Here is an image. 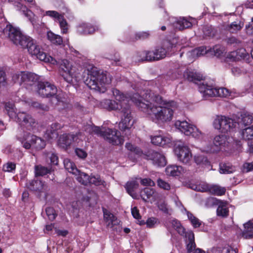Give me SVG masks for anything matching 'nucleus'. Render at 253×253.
<instances>
[{
	"label": "nucleus",
	"instance_id": "obj_62",
	"mask_svg": "<svg viewBox=\"0 0 253 253\" xmlns=\"http://www.w3.org/2000/svg\"><path fill=\"white\" fill-rule=\"evenodd\" d=\"M159 223L158 219L155 217H150L146 221V224L147 227L154 228L155 225Z\"/></svg>",
	"mask_w": 253,
	"mask_h": 253
},
{
	"label": "nucleus",
	"instance_id": "obj_1",
	"mask_svg": "<svg viewBox=\"0 0 253 253\" xmlns=\"http://www.w3.org/2000/svg\"><path fill=\"white\" fill-rule=\"evenodd\" d=\"M131 100L153 122L165 123L170 122L178 105L174 101L165 100L150 89L134 94Z\"/></svg>",
	"mask_w": 253,
	"mask_h": 253
},
{
	"label": "nucleus",
	"instance_id": "obj_30",
	"mask_svg": "<svg viewBox=\"0 0 253 253\" xmlns=\"http://www.w3.org/2000/svg\"><path fill=\"white\" fill-rule=\"evenodd\" d=\"M183 171L182 167L174 165L169 166L166 169L167 174L172 176H179Z\"/></svg>",
	"mask_w": 253,
	"mask_h": 253
},
{
	"label": "nucleus",
	"instance_id": "obj_28",
	"mask_svg": "<svg viewBox=\"0 0 253 253\" xmlns=\"http://www.w3.org/2000/svg\"><path fill=\"white\" fill-rule=\"evenodd\" d=\"M217 204L218 205L216 210L217 216L222 217H227L229 214L227 202L217 200Z\"/></svg>",
	"mask_w": 253,
	"mask_h": 253
},
{
	"label": "nucleus",
	"instance_id": "obj_8",
	"mask_svg": "<svg viewBox=\"0 0 253 253\" xmlns=\"http://www.w3.org/2000/svg\"><path fill=\"white\" fill-rule=\"evenodd\" d=\"M116 101L110 99H104L101 102V105L109 110H122L124 107L128 105L129 98L117 89L112 91Z\"/></svg>",
	"mask_w": 253,
	"mask_h": 253
},
{
	"label": "nucleus",
	"instance_id": "obj_45",
	"mask_svg": "<svg viewBox=\"0 0 253 253\" xmlns=\"http://www.w3.org/2000/svg\"><path fill=\"white\" fill-rule=\"evenodd\" d=\"M224 51V48L223 46L220 45H216L211 48V50H209V53L217 57H219L222 56Z\"/></svg>",
	"mask_w": 253,
	"mask_h": 253
},
{
	"label": "nucleus",
	"instance_id": "obj_48",
	"mask_svg": "<svg viewBox=\"0 0 253 253\" xmlns=\"http://www.w3.org/2000/svg\"><path fill=\"white\" fill-rule=\"evenodd\" d=\"M43 16H49L52 18L55 21L58 22L61 18L63 16V15L60 14L59 12L55 10H48L44 12Z\"/></svg>",
	"mask_w": 253,
	"mask_h": 253
},
{
	"label": "nucleus",
	"instance_id": "obj_23",
	"mask_svg": "<svg viewBox=\"0 0 253 253\" xmlns=\"http://www.w3.org/2000/svg\"><path fill=\"white\" fill-rule=\"evenodd\" d=\"M75 136L74 134L70 133L63 134L58 139V145L63 149H67L72 144Z\"/></svg>",
	"mask_w": 253,
	"mask_h": 253
},
{
	"label": "nucleus",
	"instance_id": "obj_24",
	"mask_svg": "<svg viewBox=\"0 0 253 253\" xmlns=\"http://www.w3.org/2000/svg\"><path fill=\"white\" fill-rule=\"evenodd\" d=\"M138 187V183L135 181H128L125 186L127 193L134 199H138L139 198V195L136 192Z\"/></svg>",
	"mask_w": 253,
	"mask_h": 253
},
{
	"label": "nucleus",
	"instance_id": "obj_53",
	"mask_svg": "<svg viewBox=\"0 0 253 253\" xmlns=\"http://www.w3.org/2000/svg\"><path fill=\"white\" fill-rule=\"evenodd\" d=\"M214 252L217 253H237V251L230 246H227L222 249L217 248L213 249Z\"/></svg>",
	"mask_w": 253,
	"mask_h": 253
},
{
	"label": "nucleus",
	"instance_id": "obj_2",
	"mask_svg": "<svg viewBox=\"0 0 253 253\" xmlns=\"http://www.w3.org/2000/svg\"><path fill=\"white\" fill-rule=\"evenodd\" d=\"M4 32L8 35L9 39L14 44L19 45L23 48H27L32 56H35L37 58L45 62L53 65L57 64V61L52 57L46 55L35 40L23 35L19 29L9 25L4 29Z\"/></svg>",
	"mask_w": 253,
	"mask_h": 253
},
{
	"label": "nucleus",
	"instance_id": "obj_50",
	"mask_svg": "<svg viewBox=\"0 0 253 253\" xmlns=\"http://www.w3.org/2000/svg\"><path fill=\"white\" fill-rule=\"evenodd\" d=\"M102 127L87 125L84 127V130L88 133H92L93 132L99 135L100 131H101Z\"/></svg>",
	"mask_w": 253,
	"mask_h": 253
},
{
	"label": "nucleus",
	"instance_id": "obj_13",
	"mask_svg": "<svg viewBox=\"0 0 253 253\" xmlns=\"http://www.w3.org/2000/svg\"><path fill=\"white\" fill-rule=\"evenodd\" d=\"M229 142L227 136L219 134L215 136L212 141V144L206 146L204 151L207 153H216L228 146Z\"/></svg>",
	"mask_w": 253,
	"mask_h": 253
},
{
	"label": "nucleus",
	"instance_id": "obj_7",
	"mask_svg": "<svg viewBox=\"0 0 253 253\" xmlns=\"http://www.w3.org/2000/svg\"><path fill=\"white\" fill-rule=\"evenodd\" d=\"M199 90L203 97L207 99L210 97L219 96L223 97H232L231 92L224 87H214L213 82L208 83L204 81L199 84Z\"/></svg>",
	"mask_w": 253,
	"mask_h": 253
},
{
	"label": "nucleus",
	"instance_id": "obj_15",
	"mask_svg": "<svg viewBox=\"0 0 253 253\" xmlns=\"http://www.w3.org/2000/svg\"><path fill=\"white\" fill-rule=\"evenodd\" d=\"M26 142H23V146L26 149L32 147L37 150H41L45 146V142L41 138L36 135L28 134L24 137Z\"/></svg>",
	"mask_w": 253,
	"mask_h": 253
},
{
	"label": "nucleus",
	"instance_id": "obj_9",
	"mask_svg": "<svg viewBox=\"0 0 253 253\" xmlns=\"http://www.w3.org/2000/svg\"><path fill=\"white\" fill-rule=\"evenodd\" d=\"M78 69L67 60H63L60 64L59 73L64 80L69 84L78 82L81 79V74Z\"/></svg>",
	"mask_w": 253,
	"mask_h": 253
},
{
	"label": "nucleus",
	"instance_id": "obj_20",
	"mask_svg": "<svg viewBox=\"0 0 253 253\" xmlns=\"http://www.w3.org/2000/svg\"><path fill=\"white\" fill-rule=\"evenodd\" d=\"M139 196L145 202L155 201L156 199V192L152 188L146 187L142 189L140 192Z\"/></svg>",
	"mask_w": 253,
	"mask_h": 253
},
{
	"label": "nucleus",
	"instance_id": "obj_29",
	"mask_svg": "<svg viewBox=\"0 0 253 253\" xmlns=\"http://www.w3.org/2000/svg\"><path fill=\"white\" fill-rule=\"evenodd\" d=\"M195 162L198 165L207 169L209 170L212 169V167L207 158L204 155H198L194 157Z\"/></svg>",
	"mask_w": 253,
	"mask_h": 253
},
{
	"label": "nucleus",
	"instance_id": "obj_58",
	"mask_svg": "<svg viewBox=\"0 0 253 253\" xmlns=\"http://www.w3.org/2000/svg\"><path fill=\"white\" fill-rule=\"evenodd\" d=\"M50 160V164L52 165H57L58 163V158L57 156L52 153H49L47 155V161Z\"/></svg>",
	"mask_w": 253,
	"mask_h": 253
},
{
	"label": "nucleus",
	"instance_id": "obj_12",
	"mask_svg": "<svg viewBox=\"0 0 253 253\" xmlns=\"http://www.w3.org/2000/svg\"><path fill=\"white\" fill-rule=\"evenodd\" d=\"M99 135L103 137L105 139L113 145L122 144L124 141L120 131L115 129H112L102 127Z\"/></svg>",
	"mask_w": 253,
	"mask_h": 253
},
{
	"label": "nucleus",
	"instance_id": "obj_47",
	"mask_svg": "<svg viewBox=\"0 0 253 253\" xmlns=\"http://www.w3.org/2000/svg\"><path fill=\"white\" fill-rule=\"evenodd\" d=\"M63 126L58 123H52L50 126L49 129H48V131H50L51 134L52 136H50V137L52 138L53 137H56L58 133L56 132V131L62 128Z\"/></svg>",
	"mask_w": 253,
	"mask_h": 253
},
{
	"label": "nucleus",
	"instance_id": "obj_60",
	"mask_svg": "<svg viewBox=\"0 0 253 253\" xmlns=\"http://www.w3.org/2000/svg\"><path fill=\"white\" fill-rule=\"evenodd\" d=\"M45 212L47 217L50 220H54L57 215L54 209L51 207H48L46 208Z\"/></svg>",
	"mask_w": 253,
	"mask_h": 253
},
{
	"label": "nucleus",
	"instance_id": "obj_64",
	"mask_svg": "<svg viewBox=\"0 0 253 253\" xmlns=\"http://www.w3.org/2000/svg\"><path fill=\"white\" fill-rule=\"evenodd\" d=\"M180 223L176 219H171L166 223V226L168 229H169L170 226L173 227L175 230L177 227L180 226Z\"/></svg>",
	"mask_w": 253,
	"mask_h": 253
},
{
	"label": "nucleus",
	"instance_id": "obj_46",
	"mask_svg": "<svg viewBox=\"0 0 253 253\" xmlns=\"http://www.w3.org/2000/svg\"><path fill=\"white\" fill-rule=\"evenodd\" d=\"M185 210L186 211L187 217L189 220L190 221L192 225L194 228H197L200 226L202 222L196 217H195L192 213L188 211H187L186 209Z\"/></svg>",
	"mask_w": 253,
	"mask_h": 253
},
{
	"label": "nucleus",
	"instance_id": "obj_4",
	"mask_svg": "<svg viewBox=\"0 0 253 253\" xmlns=\"http://www.w3.org/2000/svg\"><path fill=\"white\" fill-rule=\"evenodd\" d=\"M38 93L42 97H51V103L59 111L66 109L69 100L65 93L58 92L56 87L48 82H41L38 86Z\"/></svg>",
	"mask_w": 253,
	"mask_h": 253
},
{
	"label": "nucleus",
	"instance_id": "obj_49",
	"mask_svg": "<svg viewBox=\"0 0 253 253\" xmlns=\"http://www.w3.org/2000/svg\"><path fill=\"white\" fill-rule=\"evenodd\" d=\"M191 188L198 191L207 192L210 191V186L207 184L202 182L199 184L193 185L191 186Z\"/></svg>",
	"mask_w": 253,
	"mask_h": 253
},
{
	"label": "nucleus",
	"instance_id": "obj_59",
	"mask_svg": "<svg viewBox=\"0 0 253 253\" xmlns=\"http://www.w3.org/2000/svg\"><path fill=\"white\" fill-rule=\"evenodd\" d=\"M253 170V162L244 163L242 167L241 171L243 173H247Z\"/></svg>",
	"mask_w": 253,
	"mask_h": 253
},
{
	"label": "nucleus",
	"instance_id": "obj_11",
	"mask_svg": "<svg viewBox=\"0 0 253 253\" xmlns=\"http://www.w3.org/2000/svg\"><path fill=\"white\" fill-rule=\"evenodd\" d=\"M213 127L222 133L234 131L237 128V124L234 120L224 116H217L214 119Z\"/></svg>",
	"mask_w": 253,
	"mask_h": 253
},
{
	"label": "nucleus",
	"instance_id": "obj_63",
	"mask_svg": "<svg viewBox=\"0 0 253 253\" xmlns=\"http://www.w3.org/2000/svg\"><path fill=\"white\" fill-rule=\"evenodd\" d=\"M16 168V165L12 162H8L3 166V170L6 172H13Z\"/></svg>",
	"mask_w": 253,
	"mask_h": 253
},
{
	"label": "nucleus",
	"instance_id": "obj_61",
	"mask_svg": "<svg viewBox=\"0 0 253 253\" xmlns=\"http://www.w3.org/2000/svg\"><path fill=\"white\" fill-rule=\"evenodd\" d=\"M157 184L160 188L164 190H169L170 189V184L161 178L157 180Z\"/></svg>",
	"mask_w": 253,
	"mask_h": 253
},
{
	"label": "nucleus",
	"instance_id": "obj_52",
	"mask_svg": "<svg viewBox=\"0 0 253 253\" xmlns=\"http://www.w3.org/2000/svg\"><path fill=\"white\" fill-rule=\"evenodd\" d=\"M216 33V31L211 26H206L203 28L204 36L213 37Z\"/></svg>",
	"mask_w": 253,
	"mask_h": 253
},
{
	"label": "nucleus",
	"instance_id": "obj_51",
	"mask_svg": "<svg viewBox=\"0 0 253 253\" xmlns=\"http://www.w3.org/2000/svg\"><path fill=\"white\" fill-rule=\"evenodd\" d=\"M96 186L103 185L104 186L105 182L103 180L99 175H92L90 176L89 183Z\"/></svg>",
	"mask_w": 253,
	"mask_h": 253
},
{
	"label": "nucleus",
	"instance_id": "obj_16",
	"mask_svg": "<svg viewBox=\"0 0 253 253\" xmlns=\"http://www.w3.org/2000/svg\"><path fill=\"white\" fill-rule=\"evenodd\" d=\"M174 153L178 160L183 164H189L192 160L191 150L186 145H178L174 149Z\"/></svg>",
	"mask_w": 253,
	"mask_h": 253
},
{
	"label": "nucleus",
	"instance_id": "obj_43",
	"mask_svg": "<svg viewBox=\"0 0 253 253\" xmlns=\"http://www.w3.org/2000/svg\"><path fill=\"white\" fill-rule=\"evenodd\" d=\"M76 175L77 180L81 184L86 185L89 183L90 176H89L87 174L84 172H81L79 170V172L77 173Z\"/></svg>",
	"mask_w": 253,
	"mask_h": 253
},
{
	"label": "nucleus",
	"instance_id": "obj_33",
	"mask_svg": "<svg viewBox=\"0 0 253 253\" xmlns=\"http://www.w3.org/2000/svg\"><path fill=\"white\" fill-rule=\"evenodd\" d=\"M104 218L108 225H115L118 223L117 218L112 213H110L107 210L103 209Z\"/></svg>",
	"mask_w": 253,
	"mask_h": 253
},
{
	"label": "nucleus",
	"instance_id": "obj_17",
	"mask_svg": "<svg viewBox=\"0 0 253 253\" xmlns=\"http://www.w3.org/2000/svg\"><path fill=\"white\" fill-rule=\"evenodd\" d=\"M121 112L122 113V116L121 121L119 125V128L122 130L128 129L132 126L133 124L129 104L124 106Z\"/></svg>",
	"mask_w": 253,
	"mask_h": 253
},
{
	"label": "nucleus",
	"instance_id": "obj_37",
	"mask_svg": "<svg viewBox=\"0 0 253 253\" xmlns=\"http://www.w3.org/2000/svg\"><path fill=\"white\" fill-rule=\"evenodd\" d=\"M183 76L187 80L191 82H194L196 80L200 81L202 78L200 75H198L196 73L189 70H187L184 71L183 73Z\"/></svg>",
	"mask_w": 253,
	"mask_h": 253
},
{
	"label": "nucleus",
	"instance_id": "obj_32",
	"mask_svg": "<svg viewBox=\"0 0 253 253\" xmlns=\"http://www.w3.org/2000/svg\"><path fill=\"white\" fill-rule=\"evenodd\" d=\"M188 239L186 240V249L188 253L192 252L194 250H195L196 244L194 241V234L191 231H189V233L188 234Z\"/></svg>",
	"mask_w": 253,
	"mask_h": 253
},
{
	"label": "nucleus",
	"instance_id": "obj_42",
	"mask_svg": "<svg viewBox=\"0 0 253 253\" xmlns=\"http://www.w3.org/2000/svg\"><path fill=\"white\" fill-rule=\"evenodd\" d=\"M195 51V49H191V50L187 51V52L184 54V51L180 53V57L184 56L187 59V63L192 62L197 57Z\"/></svg>",
	"mask_w": 253,
	"mask_h": 253
},
{
	"label": "nucleus",
	"instance_id": "obj_14",
	"mask_svg": "<svg viewBox=\"0 0 253 253\" xmlns=\"http://www.w3.org/2000/svg\"><path fill=\"white\" fill-rule=\"evenodd\" d=\"M12 79L15 83L21 85H32L36 83L39 78L37 75L26 72H21L14 74Z\"/></svg>",
	"mask_w": 253,
	"mask_h": 253
},
{
	"label": "nucleus",
	"instance_id": "obj_25",
	"mask_svg": "<svg viewBox=\"0 0 253 253\" xmlns=\"http://www.w3.org/2000/svg\"><path fill=\"white\" fill-rule=\"evenodd\" d=\"M152 144L155 145L164 146L171 142V138L163 135H156L151 136Z\"/></svg>",
	"mask_w": 253,
	"mask_h": 253
},
{
	"label": "nucleus",
	"instance_id": "obj_39",
	"mask_svg": "<svg viewBox=\"0 0 253 253\" xmlns=\"http://www.w3.org/2000/svg\"><path fill=\"white\" fill-rule=\"evenodd\" d=\"M244 24L241 21L232 22L227 28V30L231 33H236L243 27Z\"/></svg>",
	"mask_w": 253,
	"mask_h": 253
},
{
	"label": "nucleus",
	"instance_id": "obj_35",
	"mask_svg": "<svg viewBox=\"0 0 253 253\" xmlns=\"http://www.w3.org/2000/svg\"><path fill=\"white\" fill-rule=\"evenodd\" d=\"M17 9L22 11L23 14L27 17L31 22L33 21L34 14L31 10L28 9L26 6L21 3H18L17 5Z\"/></svg>",
	"mask_w": 253,
	"mask_h": 253
},
{
	"label": "nucleus",
	"instance_id": "obj_44",
	"mask_svg": "<svg viewBox=\"0 0 253 253\" xmlns=\"http://www.w3.org/2000/svg\"><path fill=\"white\" fill-rule=\"evenodd\" d=\"M35 172L36 176H43L50 173V169L41 165H38L35 167Z\"/></svg>",
	"mask_w": 253,
	"mask_h": 253
},
{
	"label": "nucleus",
	"instance_id": "obj_10",
	"mask_svg": "<svg viewBox=\"0 0 253 253\" xmlns=\"http://www.w3.org/2000/svg\"><path fill=\"white\" fill-rule=\"evenodd\" d=\"M174 126L185 135L191 136L200 141L204 140L206 137L205 133L202 132L195 126L189 124L186 121L177 120L175 122Z\"/></svg>",
	"mask_w": 253,
	"mask_h": 253
},
{
	"label": "nucleus",
	"instance_id": "obj_36",
	"mask_svg": "<svg viewBox=\"0 0 253 253\" xmlns=\"http://www.w3.org/2000/svg\"><path fill=\"white\" fill-rule=\"evenodd\" d=\"M235 171V168L230 164H220L219 172L222 174H229Z\"/></svg>",
	"mask_w": 253,
	"mask_h": 253
},
{
	"label": "nucleus",
	"instance_id": "obj_55",
	"mask_svg": "<svg viewBox=\"0 0 253 253\" xmlns=\"http://www.w3.org/2000/svg\"><path fill=\"white\" fill-rule=\"evenodd\" d=\"M209 50H211V47H207L206 46H201L197 48H195V52H196L197 57H200L204 55L207 53H209Z\"/></svg>",
	"mask_w": 253,
	"mask_h": 253
},
{
	"label": "nucleus",
	"instance_id": "obj_26",
	"mask_svg": "<svg viewBox=\"0 0 253 253\" xmlns=\"http://www.w3.org/2000/svg\"><path fill=\"white\" fill-rule=\"evenodd\" d=\"M244 229L242 232L243 238L248 239L253 238V219L244 224Z\"/></svg>",
	"mask_w": 253,
	"mask_h": 253
},
{
	"label": "nucleus",
	"instance_id": "obj_27",
	"mask_svg": "<svg viewBox=\"0 0 253 253\" xmlns=\"http://www.w3.org/2000/svg\"><path fill=\"white\" fill-rule=\"evenodd\" d=\"M253 121V117L248 112H245L241 114L239 117L237 124V127L240 126H247L251 124Z\"/></svg>",
	"mask_w": 253,
	"mask_h": 253
},
{
	"label": "nucleus",
	"instance_id": "obj_41",
	"mask_svg": "<svg viewBox=\"0 0 253 253\" xmlns=\"http://www.w3.org/2000/svg\"><path fill=\"white\" fill-rule=\"evenodd\" d=\"M241 134L243 139L251 140L253 139V126L248 127L241 131Z\"/></svg>",
	"mask_w": 253,
	"mask_h": 253
},
{
	"label": "nucleus",
	"instance_id": "obj_31",
	"mask_svg": "<svg viewBox=\"0 0 253 253\" xmlns=\"http://www.w3.org/2000/svg\"><path fill=\"white\" fill-rule=\"evenodd\" d=\"M64 165L65 168L69 172L77 175L79 172V170L77 168L75 164L69 159L64 160Z\"/></svg>",
	"mask_w": 253,
	"mask_h": 253
},
{
	"label": "nucleus",
	"instance_id": "obj_6",
	"mask_svg": "<svg viewBox=\"0 0 253 253\" xmlns=\"http://www.w3.org/2000/svg\"><path fill=\"white\" fill-rule=\"evenodd\" d=\"M175 40L172 42H164L162 46H157L152 51H147L146 53L145 60L147 61L159 60L164 58L167 55L171 54L176 47Z\"/></svg>",
	"mask_w": 253,
	"mask_h": 253
},
{
	"label": "nucleus",
	"instance_id": "obj_21",
	"mask_svg": "<svg viewBox=\"0 0 253 253\" xmlns=\"http://www.w3.org/2000/svg\"><path fill=\"white\" fill-rule=\"evenodd\" d=\"M27 187L32 191H39V192H45L47 186L45 184L40 180H31L26 183Z\"/></svg>",
	"mask_w": 253,
	"mask_h": 253
},
{
	"label": "nucleus",
	"instance_id": "obj_57",
	"mask_svg": "<svg viewBox=\"0 0 253 253\" xmlns=\"http://www.w3.org/2000/svg\"><path fill=\"white\" fill-rule=\"evenodd\" d=\"M107 58L111 61L112 64L113 65L119 66L121 65L120 57L117 53H115L113 55L107 57Z\"/></svg>",
	"mask_w": 253,
	"mask_h": 253
},
{
	"label": "nucleus",
	"instance_id": "obj_56",
	"mask_svg": "<svg viewBox=\"0 0 253 253\" xmlns=\"http://www.w3.org/2000/svg\"><path fill=\"white\" fill-rule=\"evenodd\" d=\"M107 58L111 61L112 64L113 65L119 66L121 65L120 57L117 53H115L113 55L107 57Z\"/></svg>",
	"mask_w": 253,
	"mask_h": 253
},
{
	"label": "nucleus",
	"instance_id": "obj_3",
	"mask_svg": "<svg viewBox=\"0 0 253 253\" xmlns=\"http://www.w3.org/2000/svg\"><path fill=\"white\" fill-rule=\"evenodd\" d=\"M84 83L91 89L104 93L106 90V85L111 82L110 77L94 66L89 67L84 71Z\"/></svg>",
	"mask_w": 253,
	"mask_h": 253
},
{
	"label": "nucleus",
	"instance_id": "obj_18",
	"mask_svg": "<svg viewBox=\"0 0 253 253\" xmlns=\"http://www.w3.org/2000/svg\"><path fill=\"white\" fill-rule=\"evenodd\" d=\"M99 28L97 26H92L89 23H82L77 27V31L80 35H87L92 34L98 31Z\"/></svg>",
	"mask_w": 253,
	"mask_h": 253
},
{
	"label": "nucleus",
	"instance_id": "obj_54",
	"mask_svg": "<svg viewBox=\"0 0 253 253\" xmlns=\"http://www.w3.org/2000/svg\"><path fill=\"white\" fill-rule=\"evenodd\" d=\"M60 28L61 29V33L67 34L68 31L69 25L66 20L64 18V16L58 21Z\"/></svg>",
	"mask_w": 253,
	"mask_h": 253
},
{
	"label": "nucleus",
	"instance_id": "obj_34",
	"mask_svg": "<svg viewBox=\"0 0 253 253\" xmlns=\"http://www.w3.org/2000/svg\"><path fill=\"white\" fill-rule=\"evenodd\" d=\"M47 38L52 43L55 45H61L63 42L62 38L60 36L51 31L47 33Z\"/></svg>",
	"mask_w": 253,
	"mask_h": 253
},
{
	"label": "nucleus",
	"instance_id": "obj_5",
	"mask_svg": "<svg viewBox=\"0 0 253 253\" xmlns=\"http://www.w3.org/2000/svg\"><path fill=\"white\" fill-rule=\"evenodd\" d=\"M5 108L9 118L16 121L21 127L26 128L28 130H33L36 127L37 123L35 119L31 115L23 112L17 114L12 103H6Z\"/></svg>",
	"mask_w": 253,
	"mask_h": 253
},
{
	"label": "nucleus",
	"instance_id": "obj_22",
	"mask_svg": "<svg viewBox=\"0 0 253 253\" xmlns=\"http://www.w3.org/2000/svg\"><path fill=\"white\" fill-rule=\"evenodd\" d=\"M195 22V20L191 17H182L177 20L173 24L176 28L182 30L184 29L190 28Z\"/></svg>",
	"mask_w": 253,
	"mask_h": 253
},
{
	"label": "nucleus",
	"instance_id": "obj_40",
	"mask_svg": "<svg viewBox=\"0 0 253 253\" xmlns=\"http://www.w3.org/2000/svg\"><path fill=\"white\" fill-rule=\"evenodd\" d=\"M209 191L212 194L221 196L225 194L226 189L224 187L215 185L210 186Z\"/></svg>",
	"mask_w": 253,
	"mask_h": 253
},
{
	"label": "nucleus",
	"instance_id": "obj_38",
	"mask_svg": "<svg viewBox=\"0 0 253 253\" xmlns=\"http://www.w3.org/2000/svg\"><path fill=\"white\" fill-rule=\"evenodd\" d=\"M247 53L244 48H241L237 51L231 52L229 55L228 57L233 59H238L239 57L245 58L247 56Z\"/></svg>",
	"mask_w": 253,
	"mask_h": 253
},
{
	"label": "nucleus",
	"instance_id": "obj_19",
	"mask_svg": "<svg viewBox=\"0 0 253 253\" xmlns=\"http://www.w3.org/2000/svg\"><path fill=\"white\" fill-rule=\"evenodd\" d=\"M148 159L151 160L153 164L158 167H164L166 165L165 156L157 152H152L148 155Z\"/></svg>",
	"mask_w": 253,
	"mask_h": 253
}]
</instances>
